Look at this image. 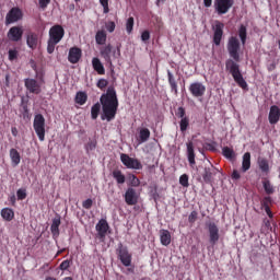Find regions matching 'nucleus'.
Listing matches in <instances>:
<instances>
[{
  "label": "nucleus",
  "mask_w": 280,
  "mask_h": 280,
  "mask_svg": "<svg viewBox=\"0 0 280 280\" xmlns=\"http://www.w3.org/2000/svg\"><path fill=\"white\" fill-rule=\"evenodd\" d=\"M228 54L230 58L225 61V69L231 73L232 78L234 79V82L246 91L248 89V83H246V80H244V75H242V71L240 70V63L242 59L240 58V51L242 49V44H240V39L237 36H231L228 39Z\"/></svg>",
  "instance_id": "1"
},
{
  "label": "nucleus",
  "mask_w": 280,
  "mask_h": 280,
  "mask_svg": "<svg viewBox=\"0 0 280 280\" xmlns=\"http://www.w3.org/2000/svg\"><path fill=\"white\" fill-rule=\"evenodd\" d=\"M102 105V121H113L117 117V110L119 108V100L117 98V91L115 88L109 86L105 94L100 98Z\"/></svg>",
  "instance_id": "2"
},
{
  "label": "nucleus",
  "mask_w": 280,
  "mask_h": 280,
  "mask_svg": "<svg viewBox=\"0 0 280 280\" xmlns=\"http://www.w3.org/2000/svg\"><path fill=\"white\" fill-rule=\"evenodd\" d=\"M65 38V28L60 24H56L49 30V38L47 42V52L54 54L56 51V45Z\"/></svg>",
  "instance_id": "3"
},
{
  "label": "nucleus",
  "mask_w": 280,
  "mask_h": 280,
  "mask_svg": "<svg viewBox=\"0 0 280 280\" xmlns=\"http://www.w3.org/2000/svg\"><path fill=\"white\" fill-rule=\"evenodd\" d=\"M116 253L122 266L126 268H130V266H132V254L128 250V246H124V244L119 243Z\"/></svg>",
  "instance_id": "4"
},
{
  "label": "nucleus",
  "mask_w": 280,
  "mask_h": 280,
  "mask_svg": "<svg viewBox=\"0 0 280 280\" xmlns=\"http://www.w3.org/2000/svg\"><path fill=\"white\" fill-rule=\"evenodd\" d=\"M235 5V0H214L213 8L219 16L229 14L231 8Z\"/></svg>",
  "instance_id": "5"
},
{
  "label": "nucleus",
  "mask_w": 280,
  "mask_h": 280,
  "mask_svg": "<svg viewBox=\"0 0 280 280\" xmlns=\"http://www.w3.org/2000/svg\"><path fill=\"white\" fill-rule=\"evenodd\" d=\"M33 128L39 139L45 141V116L43 114H36L33 121Z\"/></svg>",
  "instance_id": "6"
},
{
  "label": "nucleus",
  "mask_w": 280,
  "mask_h": 280,
  "mask_svg": "<svg viewBox=\"0 0 280 280\" xmlns=\"http://www.w3.org/2000/svg\"><path fill=\"white\" fill-rule=\"evenodd\" d=\"M23 21V10L19 7H13L5 15V25H12V23H19Z\"/></svg>",
  "instance_id": "7"
},
{
  "label": "nucleus",
  "mask_w": 280,
  "mask_h": 280,
  "mask_svg": "<svg viewBox=\"0 0 280 280\" xmlns=\"http://www.w3.org/2000/svg\"><path fill=\"white\" fill-rule=\"evenodd\" d=\"M120 161L127 170H143V164L138 159L130 158L126 153L120 154Z\"/></svg>",
  "instance_id": "8"
},
{
  "label": "nucleus",
  "mask_w": 280,
  "mask_h": 280,
  "mask_svg": "<svg viewBox=\"0 0 280 280\" xmlns=\"http://www.w3.org/2000/svg\"><path fill=\"white\" fill-rule=\"evenodd\" d=\"M206 226L209 233V243L212 246H215L218 242H220V228L215 224V222H207Z\"/></svg>",
  "instance_id": "9"
},
{
  "label": "nucleus",
  "mask_w": 280,
  "mask_h": 280,
  "mask_svg": "<svg viewBox=\"0 0 280 280\" xmlns=\"http://www.w3.org/2000/svg\"><path fill=\"white\" fill-rule=\"evenodd\" d=\"M125 202L128 205V207H135L139 202V194L137 190L132 187L127 188L125 195Z\"/></svg>",
  "instance_id": "10"
},
{
  "label": "nucleus",
  "mask_w": 280,
  "mask_h": 280,
  "mask_svg": "<svg viewBox=\"0 0 280 280\" xmlns=\"http://www.w3.org/2000/svg\"><path fill=\"white\" fill-rule=\"evenodd\" d=\"M188 91L192 97H203L205 93H207V86L201 82H192L189 85Z\"/></svg>",
  "instance_id": "11"
},
{
  "label": "nucleus",
  "mask_w": 280,
  "mask_h": 280,
  "mask_svg": "<svg viewBox=\"0 0 280 280\" xmlns=\"http://www.w3.org/2000/svg\"><path fill=\"white\" fill-rule=\"evenodd\" d=\"M7 37L12 43H19L20 40H23V26H12L8 31Z\"/></svg>",
  "instance_id": "12"
},
{
  "label": "nucleus",
  "mask_w": 280,
  "mask_h": 280,
  "mask_svg": "<svg viewBox=\"0 0 280 280\" xmlns=\"http://www.w3.org/2000/svg\"><path fill=\"white\" fill-rule=\"evenodd\" d=\"M213 43L219 47L222 43V36H224V23L217 21L213 26Z\"/></svg>",
  "instance_id": "13"
},
{
  "label": "nucleus",
  "mask_w": 280,
  "mask_h": 280,
  "mask_svg": "<svg viewBox=\"0 0 280 280\" xmlns=\"http://www.w3.org/2000/svg\"><path fill=\"white\" fill-rule=\"evenodd\" d=\"M24 85H25V89L30 93H33L34 95H40V92L43 91L40 89V83H38V81H36V79H32V78L25 79Z\"/></svg>",
  "instance_id": "14"
},
{
  "label": "nucleus",
  "mask_w": 280,
  "mask_h": 280,
  "mask_svg": "<svg viewBox=\"0 0 280 280\" xmlns=\"http://www.w3.org/2000/svg\"><path fill=\"white\" fill-rule=\"evenodd\" d=\"M97 237L98 240H105L106 234L108 233V229H110V225H108V221L106 219H101L96 226Z\"/></svg>",
  "instance_id": "15"
},
{
  "label": "nucleus",
  "mask_w": 280,
  "mask_h": 280,
  "mask_svg": "<svg viewBox=\"0 0 280 280\" xmlns=\"http://www.w3.org/2000/svg\"><path fill=\"white\" fill-rule=\"evenodd\" d=\"M82 58V49L72 47L69 49L68 60L71 65H78Z\"/></svg>",
  "instance_id": "16"
},
{
  "label": "nucleus",
  "mask_w": 280,
  "mask_h": 280,
  "mask_svg": "<svg viewBox=\"0 0 280 280\" xmlns=\"http://www.w3.org/2000/svg\"><path fill=\"white\" fill-rule=\"evenodd\" d=\"M268 119H269V124H271V126H275V125L279 124V121H280V108H279V106L272 105L270 107Z\"/></svg>",
  "instance_id": "17"
},
{
  "label": "nucleus",
  "mask_w": 280,
  "mask_h": 280,
  "mask_svg": "<svg viewBox=\"0 0 280 280\" xmlns=\"http://www.w3.org/2000/svg\"><path fill=\"white\" fill-rule=\"evenodd\" d=\"M26 45L30 49H36L38 47V33L28 32L26 34Z\"/></svg>",
  "instance_id": "18"
},
{
  "label": "nucleus",
  "mask_w": 280,
  "mask_h": 280,
  "mask_svg": "<svg viewBox=\"0 0 280 280\" xmlns=\"http://www.w3.org/2000/svg\"><path fill=\"white\" fill-rule=\"evenodd\" d=\"M60 224H62L60 214H56V217L52 219V223L50 225V232L52 233V237H59Z\"/></svg>",
  "instance_id": "19"
},
{
  "label": "nucleus",
  "mask_w": 280,
  "mask_h": 280,
  "mask_svg": "<svg viewBox=\"0 0 280 280\" xmlns=\"http://www.w3.org/2000/svg\"><path fill=\"white\" fill-rule=\"evenodd\" d=\"M110 54H113V46L110 44L101 48V56L104 58L105 62L113 67V59L110 58Z\"/></svg>",
  "instance_id": "20"
},
{
  "label": "nucleus",
  "mask_w": 280,
  "mask_h": 280,
  "mask_svg": "<svg viewBox=\"0 0 280 280\" xmlns=\"http://www.w3.org/2000/svg\"><path fill=\"white\" fill-rule=\"evenodd\" d=\"M215 174H218V171L215 168H213V166L205 167L203 173H202L203 182L207 183V184L212 183L213 176H215Z\"/></svg>",
  "instance_id": "21"
},
{
  "label": "nucleus",
  "mask_w": 280,
  "mask_h": 280,
  "mask_svg": "<svg viewBox=\"0 0 280 280\" xmlns=\"http://www.w3.org/2000/svg\"><path fill=\"white\" fill-rule=\"evenodd\" d=\"M92 67H93L94 71H96V73L98 75H105L106 74V69L104 68V63H102L100 58L94 57L92 59Z\"/></svg>",
  "instance_id": "22"
},
{
  "label": "nucleus",
  "mask_w": 280,
  "mask_h": 280,
  "mask_svg": "<svg viewBox=\"0 0 280 280\" xmlns=\"http://www.w3.org/2000/svg\"><path fill=\"white\" fill-rule=\"evenodd\" d=\"M167 78L172 93L178 95V83L176 82V78H174V73H172L170 70H167Z\"/></svg>",
  "instance_id": "23"
},
{
  "label": "nucleus",
  "mask_w": 280,
  "mask_h": 280,
  "mask_svg": "<svg viewBox=\"0 0 280 280\" xmlns=\"http://www.w3.org/2000/svg\"><path fill=\"white\" fill-rule=\"evenodd\" d=\"M187 156L189 165H196V152L194 151V142L187 143Z\"/></svg>",
  "instance_id": "24"
},
{
  "label": "nucleus",
  "mask_w": 280,
  "mask_h": 280,
  "mask_svg": "<svg viewBox=\"0 0 280 280\" xmlns=\"http://www.w3.org/2000/svg\"><path fill=\"white\" fill-rule=\"evenodd\" d=\"M113 178L116 180L117 185H124L126 183V175L119 168H115L112 172Z\"/></svg>",
  "instance_id": "25"
},
{
  "label": "nucleus",
  "mask_w": 280,
  "mask_h": 280,
  "mask_svg": "<svg viewBox=\"0 0 280 280\" xmlns=\"http://www.w3.org/2000/svg\"><path fill=\"white\" fill-rule=\"evenodd\" d=\"M160 240L162 246H170V244H172V234H170L167 230H162L160 232Z\"/></svg>",
  "instance_id": "26"
},
{
  "label": "nucleus",
  "mask_w": 280,
  "mask_h": 280,
  "mask_svg": "<svg viewBox=\"0 0 280 280\" xmlns=\"http://www.w3.org/2000/svg\"><path fill=\"white\" fill-rule=\"evenodd\" d=\"M9 156L11 159L13 167H16L19 163H21V153L16 149H11L9 152Z\"/></svg>",
  "instance_id": "27"
},
{
  "label": "nucleus",
  "mask_w": 280,
  "mask_h": 280,
  "mask_svg": "<svg viewBox=\"0 0 280 280\" xmlns=\"http://www.w3.org/2000/svg\"><path fill=\"white\" fill-rule=\"evenodd\" d=\"M0 214H1V218L5 220V222H12V220H14V210L10 208H3Z\"/></svg>",
  "instance_id": "28"
},
{
  "label": "nucleus",
  "mask_w": 280,
  "mask_h": 280,
  "mask_svg": "<svg viewBox=\"0 0 280 280\" xmlns=\"http://www.w3.org/2000/svg\"><path fill=\"white\" fill-rule=\"evenodd\" d=\"M250 170V152H246L243 155L242 172H248Z\"/></svg>",
  "instance_id": "29"
},
{
  "label": "nucleus",
  "mask_w": 280,
  "mask_h": 280,
  "mask_svg": "<svg viewBox=\"0 0 280 280\" xmlns=\"http://www.w3.org/2000/svg\"><path fill=\"white\" fill-rule=\"evenodd\" d=\"M262 187L267 196H272V194H275V186H272V183H270V179L265 178L262 180Z\"/></svg>",
  "instance_id": "30"
},
{
  "label": "nucleus",
  "mask_w": 280,
  "mask_h": 280,
  "mask_svg": "<svg viewBox=\"0 0 280 280\" xmlns=\"http://www.w3.org/2000/svg\"><path fill=\"white\" fill-rule=\"evenodd\" d=\"M86 100H89V95H86L85 92H78L74 98L75 104H79L80 106H84Z\"/></svg>",
  "instance_id": "31"
},
{
  "label": "nucleus",
  "mask_w": 280,
  "mask_h": 280,
  "mask_svg": "<svg viewBox=\"0 0 280 280\" xmlns=\"http://www.w3.org/2000/svg\"><path fill=\"white\" fill-rule=\"evenodd\" d=\"M238 36H240L242 45H246V38L248 36L246 25L241 24V26L238 28Z\"/></svg>",
  "instance_id": "32"
},
{
  "label": "nucleus",
  "mask_w": 280,
  "mask_h": 280,
  "mask_svg": "<svg viewBox=\"0 0 280 280\" xmlns=\"http://www.w3.org/2000/svg\"><path fill=\"white\" fill-rule=\"evenodd\" d=\"M96 45H106V32L98 31L95 35Z\"/></svg>",
  "instance_id": "33"
},
{
  "label": "nucleus",
  "mask_w": 280,
  "mask_h": 280,
  "mask_svg": "<svg viewBox=\"0 0 280 280\" xmlns=\"http://www.w3.org/2000/svg\"><path fill=\"white\" fill-rule=\"evenodd\" d=\"M139 139H140V143H145V141L150 139V129L148 128L140 129Z\"/></svg>",
  "instance_id": "34"
},
{
  "label": "nucleus",
  "mask_w": 280,
  "mask_h": 280,
  "mask_svg": "<svg viewBox=\"0 0 280 280\" xmlns=\"http://www.w3.org/2000/svg\"><path fill=\"white\" fill-rule=\"evenodd\" d=\"M222 154L225 159H229L230 161H233L235 159V151L229 147H224L222 149Z\"/></svg>",
  "instance_id": "35"
},
{
  "label": "nucleus",
  "mask_w": 280,
  "mask_h": 280,
  "mask_svg": "<svg viewBox=\"0 0 280 280\" xmlns=\"http://www.w3.org/2000/svg\"><path fill=\"white\" fill-rule=\"evenodd\" d=\"M101 110H102V105L100 103H95L91 108L92 119H97V117H100V112Z\"/></svg>",
  "instance_id": "36"
},
{
  "label": "nucleus",
  "mask_w": 280,
  "mask_h": 280,
  "mask_svg": "<svg viewBox=\"0 0 280 280\" xmlns=\"http://www.w3.org/2000/svg\"><path fill=\"white\" fill-rule=\"evenodd\" d=\"M258 165L261 172H270V165L268 164V160H266L265 158L258 159Z\"/></svg>",
  "instance_id": "37"
},
{
  "label": "nucleus",
  "mask_w": 280,
  "mask_h": 280,
  "mask_svg": "<svg viewBox=\"0 0 280 280\" xmlns=\"http://www.w3.org/2000/svg\"><path fill=\"white\" fill-rule=\"evenodd\" d=\"M187 128H189V118H182L179 121V130L180 132H187Z\"/></svg>",
  "instance_id": "38"
},
{
  "label": "nucleus",
  "mask_w": 280,
  "mask_h": 280,
  "mask_svg": "<svg viewBox=\"0 0 280 280\" xmlns=\"http://www.w3.org/2000/svg\"><path fill=\"white\" fill-rule=\"evenodd\" d=\"M133 27H135V18H128L127 23H126L127 33L131 34Z\"/></svg>",
  "instance_id": "39"
},
{
  "label": "nucleus",
  "mask_w": 280,
  "mask_h": 280,
  "mask_svg": "<svg viewBox=\"0 0 280 280\" xmlns=\"http://www.w3.org/2000/svg\"><path fill=\"white\" fill-rule=\"evenodd\" d=\"M179 185H182V187H189V175L183 174L179 177Z\"/></svg>",
  "instance_id": "40"
},
{
  "label": "nucleus",
  "mask_w": 280,
  "mask_h": 280,
  "mask_svg": "<svg viewBox=\"0 0 280 280\" xmlns=\"http://www.w3.org/2000/svg\"><path fill=\"white\" fill-rule=\"evenodd\" d=\"M16 197H18V200H25V198H27V190L25 188H20L16 191Z\"/></svg>",
  "instance_id": "41"
},
{
  "label": "nucleus",
  "mask_w": 280,
  "mask_h": 280,
  "mask_svg": "<svg viewBox=\"0 0 280 280\" xmlns=\"http://www.w3.org/2000/svg\"><path fill=\"white\" fill-rule=\"evenodd\" d=\"M97 89H100L101 91H104V89H106V86H108V80L106 79H100L96 83Z\"/></svg>",
  "instance_id": "42"
},
{
  "label": "nucleus",
  "mask_w": 280,
  "mask_h": 280,
  "mask_svg": "<svg viewBox=\"0 0 280 280\" xmlns=\"http://www.w3.org/2000/svg\"><path fill=\"white\" fill-rule=\"evenodd\" d=\"M270 205H272V197H270V196L264 197L262 200H261L262 209L267 208V207H270Z\"/></svg>",
  "instance_id": "43"
},
{
  "label": "nucleus",
  "mask_w": 280,
  "mask_h": 280,
  "mask_svg": "<svg viewBox=\"0 0 280 280\" xmlns=\"http://www.w3.org/2000/svg\"><path fill=\"white\" fill-rule=\"evenodd\" d=\"M176 117H178V119H185V118H187L186 112H185V107H178V108H177Z\"/></svg>",
  "instance_id": "44"
},
{
  "label": "nucleus",
  "mask_w": 280,
  "mask_h": 280,
  "mask_svg": "<svg viewBox=\"0 0 280 280\" xmlns=\"http://www.w3.org/2000/svg\"><path fill=\"white\" fill-rule=\"evenodd\" d=\"M16 58H19V50L16 49H10L9 50V60L14 61L16 60Z\"/></svg>",
  "instance_id": "45"
},
{
  "label": "nucleus",
  "mask_w": 280,
  "mask_h": 280,
  "mask_svg": "<svg viewBox=\"0 0 280 280\" xmlns=\"http://www.w3.org/2000/svg\"><path fill=\"white\" fill-rule=\"evenodd\" d=\"M69 268H71V260H63L60 265H59V269L60 270H69Z\"/></svg>",
  "instance_id": "46"
},
{
  "label": "nucleus",
  "mask_w": 280,
  "mask_h": 280,
  "mask_svg": "<svg viewBox=\"0 0 280 280\" xmlns=\"http://www.w3.org/2000/svg\"><path fill=\"white\" fill-rule=\"evenodd\" d=\"M196 220H198V211L194 210L190 212V214L188 217V222L190 224H194V222H196Z\"/></svg>",
  "instance_id": "47"
},
{
  "label": "nucleus",
  "mask_w": 280,
  "mask_h": 280,
  "mask_svg": "<svg viewBox=\"0 0 280 280\" xmlns=\"http://www.w3.org/2000/svg\"><path fill=\"white\" fill-rule=\"evenodd\" d=\"M101 5L103 7L104 14H108L110 9L108 8V0H100Z\"/></svg>",
  "instance_id": "48"
},
{
  "label": "nucleus",
  "mask_w": 280,
  "mask_h": 280,
  "mask_svg": "<svg viewBox=\"0 0 280 280\" xmlns=\"http://www.w3.org/2000/svg\"><path fill=\"white\" fill-rule=\"evenodd\" d=\"M131 187H139L141 185V180L137 178V175H131Z\"/></svg>",
  "instance_id": "49"
},
{
  "label": "nucleus",
  "mask_w": 280,
  "mask_h": 280,
  "mask_svg": "<svg viewBox=\"0 0 280 280\" xmlns=\"http://www.w3.org/2000/svg\"><path fill=\"white\" fill-rule=\"evenodd\" d=\"M83 209H91L93 207V199H86L85 201L82 202Z\"/></svg>",
  "instance_id": "50"
},
{
  "label": "nucleus",
  "mask_w": 280,
  "mask_h": 280,
  "mask_svg": "<svg viewBox=\"0 0 280 280\" xmlns=\"http://www.w3.org/2000/svg\"><path fill=\"white\" fill-rule=\"evenodd\" d=\"M38 3H39V8H42V10H45L47 5L51 3V0H38Z\"/></svg>",
  "instance_id": "51"
},
{
  "label": "nucleus",
  "mask_w": 280,
  "mask_h": 280,
  "mask_svg": "<svg viewBox=\"0 0 280 280\" xmlns=\"http://www.w3.org/2000/svg\"><path fill=\"white\" fill-rule=\"evenodd\" d=\"M150 38V31H143L141 34V40L143 43H147V40Z\"/></svg>",
  "instance_id": "52"
},
{
  "label": "nucleus",
  "mask_w": 280,
  "mask_h": 280,
  "mask_svg": "<svg viewBox=\"0 0 280 280\" xmlns=\"http://www.w3.org/2000/svg\"><path fill=\"white\" fill-rule=\"evenodd\" d=\"M106 30L109 33L115 32V22H108L107 25H106Z\"/></svg>",
  "instance_id": "53"
},
{
  "label": "nucleus",
  "mask_w": 280,
  "mask_h": 280,
  "mask_svg": "<svg viewBox=\"0 0 280 280\" xmlns=\"http://www.w3.org/2000/svg\"><path fill=\"white\" fill-rule=\"evenodd\" d=\"M240 178H242V175H240V171L234 170L232 173V179L233 180H240Z\"/></svg>",
  "instance_id": "54"
},
{
  "label": "nucleus",
  "mask_w": 280,
  "mask_h": 280,
  "mask_svg": "<svg viewBox=\"0 0 280 280\" xmlns=\"http://www.w3.org/2000/svg\"><path fill=\"white\" fill-rule=\"evenodd\" d=\"M277 69V62L272 61L271 63L267 65V70L272 72Z\"/></svg>",
  "instance_id": "55"
},
{
  "label": "nucleus",
  "mask_w": 280,
  "mask_h": 280,
  "mask_svg": "<svg viewBox=\"0 0 280 280\" xmlns=\"http://www.w3.org/2000/svg\"><path fill=\"white\" fill-rule=\"evenodd\" d=\"M206 150H209L210 152H215V145L212 143H206Z\"/></svg>",
  "instance_id": "56"
},
{
  "label": "nucleus",
  "mask_w": 280,
  "mask_h": 280,
  "mask_svg": "<svg viewBox=\"0 0 280 280\" xmlns=\"http://www.w3.org/2000/svg\"><path fill=\"white\" fill-rule=\"evenodd\" d=\"M262 209H265V211H266L268 218H270V219L273 218L272 210H270V206L267 207V208H262Z\"/></svg>",
  "instance_id": "57"
},
{
  "label": "nucleus",
  "mask_w": 280,
  "mask_h": 280,
  "mask_svg": "<svg viewBox=\"0 0 280 280\" xmlns=\"http://www.w3.org/2000/svg\"><path fill=\"white\" fill-rule=\"evenodd\" d=\"M126 275H135V266H129L128 268H127V272H126Z\"/></svg>",
  "instance_id": "58"
},
{
  "label": "nucleus",
  "mask_w": 280,
  "mask_h": 280,
  "mask_svg": "<svg viewBox=\"0 0 280 280\" xmlns=\"http://www.w3.org/2000/svg\"><path fill=\"white\" fill-rule=\"evenodd\" d=\"M212 4H213V0H203L205 8H211Z\"/></svg>",
  "instance_id": "59"
},
{
  "label": "nucleus",
  "mask_w": 280,
  "mask_h": 280,
  "mask_svg": "<svg viewBox=\"0 0 280 280\" xmlns=\"http://www.w3.org/2000/svg\"><path fill=\"white\" fill-rule=\"evenodd\" d=\"M11 132H12L13 137H18V135H19V130L16 129V127H12Z\"/></svg>",
  "instance_id": "60"
},
{
  "label": "nucleus",
  "mask_w": 280,
  "mask_h": 280,
  "mask_svg": "<svg viewBox=\"0 0 280 280\" xmlns=\"http://www.w3.org/2000/svg\"><path fill=\"white\" fill-rule=\"evenodd\" d=\"M24 114L23 117H27L30 115V109L27 108V105L23 107Z\"/></svg>",
  "instance_id": "61"
},
{
  "label": "nucleus",
  "mask_w": 280,
  "mask_h": 280,
  "mask_svg": "<svg viewBox=\"0 0 280 280\" xmlns=\"http://www.w3.org/2000/svg\"><path fill=\"white\" fill-rule=\"evenodd\" d=\"M264 224H265V226H267V229H270V220L265 219Z\"/></svg>",
  "instance_id": "62"
},
{
  "label": "nucleus",
  "mask_w": 280,
  "mask_h": 280,
  "mask_svg": "<svg viewBox=\"0 0 280 280\" xmlns=\"http://www.w3.org/2000/svg\"><path fill=\"white\" fill-rule=\"evenodd\" d=\"M65 250H67V248L59 249L55 257H59V255H62V253H65Z\"/></svg>",
  "instance_id": "63"
},
{
  "label": "nucleus",
  "mask_w": 280,
  "mask_h": 280,
  "mask_svg": "<svg viewBox=\"0 0 280 280\" xmlns=\"http://www.w3.org/2000/svg\"><path fill=\"white\" fill-rule=\"evenodd\" d=\"M45 280H58V279H57V278H54V277H51V276H48V277H46Z\"/></svg>",
  "instance_id": "64"
}]
</instances>
